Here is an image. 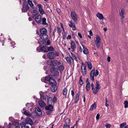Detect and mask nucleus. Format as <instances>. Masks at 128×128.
<instances>
[{"label":"nucleus","mask_w":128,"mask_h":128,"mask_svg":"<svg viewBox=\"0 0 128 128\" xmlns=\"http://www.w3.org/2000/svg\"><path fill=\"white\" fill-rule=\"evenodd\" d=\"M47 32L46 29L45 28H42L40 29L39 36L41 39L46 40L48 39V36L47 34Z\"/></svg>","instance_id":"obj_1"},{"label":"nucleus","mask_w":128,"mask_h":128,"mask_svg":"<svg viewBox=\"0 0 128 128\" xmlns=\"http://www.w3.org/2000/svg\"><path fill=\"white\" fill-rule=\"evenodd\" d=\"M51 76H53L57 78L59 76V72H58V70L56 67H52L50 70Z\"/></svg>","instance_id":"obj_2"},{"label":"nucleus","mask_w":128,"mask_h":128,"mask_svg":"<svg viewBox=\"0 0 128 128\" xmlns=\"http://www.w3.org/2000/svg\"><path fill=\"white\" fill-rule=\"evenodd\" d=\"M91 86L92 90H94L93 93L94 94H96L97 93L100 88V86L99 84V82L98 81H96L95 89H94V85L93 83L91 84Z\"/></svg>","instance_id":"obj_3"},{"label":"nucleus","mask_w":128,"mask_h":128,"mask_svg":"<svg viewBox=\"0 0 128 128\" xmlns=\"http://www.w3.org/2000/svg\"><path fill=\"white\" fill-rule=\"evenodd\" d=\"M98 71L97 70H96L95 72L94 69H93L91 71L90 74V80L94 81V76H96L98 74Z\"/></svg>","instance_id":"obj_4"},{"label":"nucleus","mask_w":128,"mask_h":128,"mask_svg":"<svg viewBox=\"0 0 128 128\" xmlns=\"http://www.w3.org/2000/svg\"><path fill=\"white\" fill-rule=\"evenodd\" d=\"M29 8L28 3L25 0L23 3L22 8V12H26L28 10Z\"/></svg>","instance_id":"obj_5"},{"label":"nucleus","mask_w":128,"mask_h":128,"mask_svg":"<svg viewBox=\"0 0 128 128\" xmlns=\"http://www.w3.org/2000/svg\"><path fill=\"white\" fill-rule=\"evenodd\" d=\"M71 16L72 20L75 23L78 22V16L76 13L74 11H72L71 14Z\"/></svg>","instance_id":"obj_6"},{"label":"nucleus","mask_w":128,"mask_h":128,"mask_svg":"<svg viewBox=\"0 0 128 128\" xmlns=\"http://www.w3.org/2000/svg\"><path fill=\"white\" fill-rule=\"evenodd\" d=\"M41 97V98L43 99L44 100H45L46 101V99H47V102L48 104H50V102H51L52 100V98L51 97H49L47 95H45V96H41L40 94Z\"/></svg>","instance_id":"obj_7"},{"label":"nucleus","mask_w":128,"mask_h":128,"mask_svg":"<svg viewBox=\"0 0 128 128\" xmlns=\"http://www.w3.org/2000/svg\"><path fill=\"white\" fill-rule=\"evenodd\" d=\"M47 56L48 58L52 59L55 58L56 56V55L54 52H50L47 54Z\"/></svg>","instance_id":"obj_8"},{"label":"nucleus","mask_w":128,"mask_h":128,"mask_svg":"<svg viewBox=\"0 0 128 128\" xmlns=\"http://www.w3.org/2000/svg\"><path fill=\"white\" fill-rule=\"evenodd\" d=\"M82 72L83 75H85L86 72V65L83 63H82V65L81 67Z\"/></svg>","instance_id":"obj_9"},{"label":"nucleus","mask_w":128,"mask_h":128,"mask_svg":"<svg viewBox=\"0 0 128 128\" xmlns=\"http://www.w3.org/2000/svg\"><path fill=\"white\" fill-rule=\"evenodd\" d=\"M25 122L26 124H29L32 126L33 124V122L32 120L29 118H28L25 120Z\"/></svg>","instance_id":"obj_10"},{"label":"nucleus","mask_w":128,"mask_h":128,"mask_svg":"<svg viewBox=\"0 0 128 128\" xmlns=\"http://www.w3.org/2000/svg\"><path fill=\"white\" fill-rule=\"evenodd\" d=\"M35 20L36 22L38 24H40L41 22V16L38 15L35 18Z\"/></svg>","instance_id":"obj_11"},{"label":"nucleus","mask_w":128,"mask_h":128,"mask_svg":"<svg viewBox=\"0 0 128 128\" xmlns=\"http://www.w3.org/2000/svg\"><path fill=\"white\" fill-rule=\"evenodd\" d=\"M37 6L39 8V10L40 13L42 14H44V12L42 9V6L40 4H38Z\"/></svg>","instance_id":"obj_12"},{"label":"nucleus","mask_w":128,"mask_h":128,"mask_svg":"<svg viewBox=\"0 0 128 128\" xmlns=\"http://www.w3.org/2000/svg\"><path fill=\"white\" fill-rule=\"evenodd\" d=\"M35 111L37 113L38 115L41 114L42 112L40 109L38 107H36L35 108Z\"/></svg>","instance_id":"obj_13"},{"label":"nucleus","mask_w":128,"mask_h":128,"mask_svg":"<svg viewBox=\"0 0 128 128\" xmlns=\"http://www.w3.org/2000/svg\"><path fill=\"white\" fill-rule=\"evenodd\" d=\"M40 50L42 52H48V47L46 46H41Z\"/></svg>","instance_id":"obj_14"},{"label":"nucleus","mask_w":128,"mask_h":128,"mask_svg":"<svg viewBox=\"0 0 128 128\" xmlns=\"http://www.w3.org/2000/svg\"><path fill=\"white\" fill-rule=\"evenodd\" d=\"M45 108L46 110L52 111L53 109V106L51 105L50 104L48 106H46Z\"/></svg>","instance_id":"obj_15"},{"label":"nucleus","mask_w":128,"mask_h":128,"mask_svg":"<svg viewBox=\"0 0 128 128\" xmlns=\"http://www.w3.org/2000/svg\"><path fill=\"white\" fill-rule=\"evenodd\" d=\"M80 94V91H78L76 96V98L75 99L74 103H76L79 100V97Z\"/></svg>","instance_id":"obj_16"},{"label":"nucleus","mask_w":128,"mask_h":128,"mask_svg":"<svg viewBox=\"0 0 128 128\" xmlns=\"http://www.w3.org/2000/svg\"><path fill=\"white\" fill-rule=\"evenodd\" d=\"M38 103L39 105L41 107H45L46 106V104L42 100H39Z\"/></svg>","instance_id":"obj_17"},{"label":"nucleus","mask_w":128,"mask_h":128,"mask_svg":"<svg viewBox=\"0 0 128 128\" xmlns=\"http://www.w3.org/2000/svg\"><path fill=\"white\" fill-rule=\"evenodd\" d=\"M51 89L52 91V92H55L57 89L56 84L52 85L51 88Z\"/></svg>","instance_id":"obj_18"},{"label":"nucleus","mask_w":128,"mask_h":128,"mask_svg":"<svg viewBox=\"0 0 128 128\" xmlns=\"http://www.w3.org/2000/svg\"><path fill=\"white\" fill-rule=\"evenodd\" d=\"M125 13V11L123 9H122L120 12V16L121 17V18L123 19L124 18V14Z\"/></svg>","instance_id":"obj_19"},{"label":"nucleus","mask_w":128,"mask_h":128,"mask_svg":"<svg viewBox=\"0 0 128 128\" xmlns=\"http://www.w3.org/2000/svg\"><path fill=\"white\" fill-rule=\"evenodd\" d=\"M125 122H124L120 124V128H128V125H126Z\"/></svg>","instance_id":"obj_20"},{"label":"nucleus","mask_w":128,"mask_h":128,"mask_svg":"<svg viewBox=\"0 0 128 128\" xmlns=\"http://www.w3.org/2000/svg\"><path fill=\"white\" fill-rule=\"evenodd\" d=\"M96 103H94L91 106L90 108V110H93L96 109Z\"/></svg>","instance_id":"obj_21"},{"label":"nucleus","mask_w":128,"mask_h":128,"mask_svg":"<svg viewBox=\"0 0 128 128\" xmlns=\"http://www.w3.org/2000/svg\"><path fill=\"white\" fill-rule=\"evenodd\" d=\"M85 64H86L87 65L88 68L90 70H91L92 69V64L89 61L88 62H85Z\"/></svg>","instance_id":"obj_22"},{"label":"nucleus","mask_w":128,"mask_h":128,"mask_svg":"<svg viewBox=\"0 0 128 128\" xmlns=\"http://www.w3.org/2000/svg\"><path fill=\"white\" fill-rule=\"evenodd\" d=\"M49 82L51 86L53 85L56 84V81L52 78L50 80Z\"/></svg>","instance_id":"obj_23"},{"label":"nucleus","mask_w":128,"mask_h":128,"mask_svg":"<svg viewBox=\"0 0 128 128\" xmlns=\"http://www.w3.org/2000/svg\"><path fill=\"white\" fill-rule=\"evenodd\" d=\"M72 50H74L76 48L75 44L74 42L72 41L70 44Z\"/></svg>","instance_id":"obj_24"},{"label":"nucleus","mask_w":128,"mask_h":128,"mask_svg":"<svg viewBox=\"0 0 128 128\" xmlns=\"http://www.w3.org/2000/svg\"><path fill=\"white\" fill-rule=\"evenodd\" d=\"M96 15L100 19L102 20L104 18L103 15L101 14L98 13Z\"/></svg>","instance_id":"obj_25"},{"label":"nucleus","mask_w":128,"mask_h":128,"mask_svg":"<svg viewBox=\"0 0 128 128\" xmlns=\"http://www.w3.org/2000/svg\"><path fill=\"white\" fill-rule=\"evenodd\" d=\"M82 46L83 47V52L84 53L86 54H88V51L87 48H85L83 45H82Z\"/></svg>","instance_id":"obj_26"},{"label":"nucleus","mask_w":128,"mask_h":128,"mask_svg":"<svg viewBox=\"0 0 128 128\" xmlns=\"http://www.w3.org/2000/svg\"><path fill=\"white\" fill-rule=\"evenodd\" d=\"M46 19L45 18H43L42 19V24L47 26L48 24L46 22Z\"/></svg>","instance_id":"obj_27"},{"label":"nucleus","mask_w":128,"mask_h":128,"mask_svg":"<svg viewBox=\"0 0 128 128\" xmlns=\"http://www.w3.org/2000/svg\"><path fill=\"white\" fill-rule=\"evenodd\" d=\"M64 67L62 65L58 67V69L60 73H62L64 69Z\"/></svg>","instance_id":"obj_28"},{"label":"nucleus","mask_w":128,"mask_h":128,"mask_svg":"<svg viewBox=\"0 0 128 128\" xmlns=\"http://www.w3.org/2000/svg\"><path fill=\"white\" fill-rule=\"evenodd\" d=\"M87 90L88 91L90 88V84L89 82H88L86 86Z\"/></svg>","instance_id":"obj_29"},{"label":"nucleus","mask_w":128,"mask_h":128,"mask_svg":"<svg viewBox=\"0 0 128 128\" xmlns=\"http://www.w3.org/2000/svg\"><path fill=\"white\" fill-rule=\"evenodd\" d=\"M51 77V76H46L45 78V80L46 81L49 82L50 80L52 79Z\"/></svg>","instance_id":"obj_30"},{"label":"nucleus","mask_w":128,"mask_h":128,"mask_svg":"<svg viewBox=\"0 0 128 128\" xmlns=\"http://www.w3.org/2000/svg\"><path fill=\"white\" fill-rule=\"evenodd\" d=\"M100 36L98 35H96V39L95 41V42H100Z\"/></svg>","instance_id":"obj_31"},{"label":"nucleus","mask_w":128,"mask_h":128,"mask_svg":"<svg viewBox=\"0 0 128 128\" xmlns=\"http://www.w3.org/2000/svg\"><path fill=\"white\" fill-rule=\"evenodd\" d=\"M54 50V49L52 46L48 47V51H53Z\"/></svg>","instance_id":"obj_32"},{"label":"nucleus","mask_w":128,"mask_h":128,"mask_svg":"<svg viewBox=\"0 0 128 128\" xmlns=\"http://www.w3.org/2000/svg\"><path fill=\"white\" fill-rule=\"evenodd\" d=\"M69 26L71 28H73V30H75L76 29V27L74 23L69 24Z\"/></svg>","instance_id":"obj_33"},{"label":"nucleus","mask_w":128,"mask_h":128,"mask_svg":"<svg viewBox=\"0 0 128 128\" xmlns=\"http://www.w3.org/2000/svg\"><path fill=\"white\" fill-rule=\"evenodd\" d=\"M24 114L28 116H31V114H30L29 112L28 111V110H25L24 112Z\"/></svg>","instance_id":"obj_34"},{"label":"nucleus","mask_w":128,"mask_h":128,"mask_svg":"<svg viewBox=\"0 0 128 128\" xmlns=\"http://www.w3.org/2000/svg\"><path fill=\"white\" fill-rule=\"evenodd\" d=\"M57 60H54L51 62V63L52 66H55L57 65Z\"/></svg>","instance_id":"obj_35"},{"label":"nucleus","mask_w":128,"mask_h":128,"mask_svg":"<svg viewBox=\"0 0 128 128\" xmlns=\"http://www.w3.org/2000/svg\"><path fill=\"white\" fill-rule=\"evenodd\" d=\"M68 90L66 88H65L63 90V94L65 96H66Z\"/></svg>","instance_id":"obj_36"},{"label":"nucleus","mask_w":128,"mask_h":128,"mask_svg":"<svg viewBox=\"0 0 128 128\" xmlns=\"http://www.w3.org/2000/svg\"><path fill=\"white\" fill-rule=\"evenodd\" d=\"M46 42L45 40H43L41 42V46H44V45H46Z\"/></svg>","instance_id":"obj_37"},{"label":"nucleus","mask_w":128,"mask_h":128,"mask_svg":"<svg viewBox=\"0 0 128 128\" xmlns=\"http://www.w3.org/2000/svg\"><path fill=\"white\" fill-rule=\"evenodd\" d=\"M71 54L72 56V57H71V58H72V60H73V61H74V59L75 60H76L77 58L74 54L72 53H71Z\"/></svg>","instance_id":"obj_38"},{"label":"nucleus","mask_w":128,"mask_h":128,"mask_svg":"<svg viewBox=\"0 0 128 128\" xmlns=\"http://www.w3.org/2000/svg\"><path fill=\"white\" fill-rule=\"evenodd\" d=\"M124 107L125 108H127L128 107V101L126 100L124 101Z\"/></svg>","instance_id":"obj_39"},{"label":"nucleus","mask_w":128,"mask_h":128,"mask_svg":"<svg viewBox=\"0 0 128 128\" xmlns=\"http://www.w3.org/2000/svg\"><path fill=\"white\" fill-rule=\"evenodd\" d=\"M21 128H26V124L24 122H22L21 124Z\"/></svg>","instance_id":"obj_40"},{"label":"nucleus","mask_w":128,"mask_h":128,"mask_svg":"<svg viewBox=\"0 0 128 128\" xmlns=\"http://www.w3.org/2000/svg\"><path fill=\"white\" fill-rule=\"evenodd\" d=\"M57 28L58 32L59 34H60L62 31L61 30L60 28L58 26L57 27Z\"/></svg>","instance_id":"obj_41"},{"label":"nucleus","mask_w":128,"mask_h":128,"mask_svg":"<svg viewBox=\"0 0 128 128\" xmlns=\"http://www.w3.org/2000/svg\"><path fill=\"white\" fill-rule=\"evenodd\" d=\"M79 83L81 85H82L83 84V82L82 79V76H80V80L79 81Z\"/></svg>","instance_id":"obj_42"},{"label":"nucleus","mask_w":128,"mask_h":128,"mask_svg":"<svg viewBox=\"0 0 128 128\" xmlns=\"http://www.w3.org/2000/svg\"><path fill=\"white\" fill-rule=\"evenodd\" d=\"M97 48H99L100 46V42H95Z\"/></svg>","instance_id":"obj_43"},{"label":"nucleus","mask_w":128,"mask_h":128,"mask_svg":"<svg viewBox=\"0 0 128 128\" xmlns=\"http://www.w3.org/2000/svg\"><path fill=\"white\" fill-rule=\"evenodd\" d=\"M66 59L67 62H68L70 64H71V61L69 57H67L66 58Z\"/></svg>","instance_id":"obj_44"},{"label":"nucleus","mask_w":128,"mask_h":128,"mask_svg":"<svg viewBox=\"0 0 128 128\" xmlns=\"http://www.w3.org/2000/svg\"><path fill=\"white\" fill-rule=\"evenodd\" d=\"M51 43L50 41V40H47L46 43V45H49Z\"/></svg>","instance_id":"obj_45"},{"label":"nucleus","mask_w":128,"mask_h":128,"mask_svg":"<svg viewBox=\"0 0 128 128\" xmlns=\"http://www.w3.org/2000/svg\"><path fill=\"white\" fill-rule=\"evenodd\" d=\"M57 100V98L55 96H54L53 98L52 102H56Z\"/></svg>","instance_id":"obj_46"},{"label":"nucleus","mask_w":128,"mask_h":128,"mask_svg":"<svg viewBox=\"0 0 128 128\" xmlns=\"http://www.w3.org/2000/svg\"><path fill=\"white\" fill-rule=\"evenodd\" d=\"M106 128H110L111 126V125L110 124H107L106 125Z\"/></svg>","instance_id":"obj_47"},{"label":"nucleus","mask_w":128,"mask_h":128,"mask_svg":"<svg viewBox=\"0 0 128 128\" xmlns=\"http://www.w3.org/2000/svg\"><path fill=\"white\" fill-rule=\"evenodd\" d=\"M70 122V120L69 119H66L65 121L66 124H68Z\"/></svg>","instance_id":"obj_48"},{"label":"nucleus","mask_w":128,"mask_h":128,"mask_svg":"<svg viewBox=\"0 0 128 128\" xmlns=\"http://www.w3.org/2000/svg\"><path fill=\"white\" fill-rule=\"evenodd\" d=\"M64 128H69L70 126L68 125L65 124L64 126Z\"/></svg>","instance_id":"obj_49"},{"label":"nucleus","mask_w":128,"mask_h":128,"mask_svg":"<svg viewBox=\"0 0 128 128\" xmlns=\"http://www.w3.org/2000/svg\"><path fill=\"white\" fill-rule=\"evenodd\" d=\"M41 46H39L38 47V48H36V50L38 52H41V50H40V47Z\"/></svg>","instance_id":"obj_50"},{"label":"nucleus","mask_w":128,"mask_h":128,"mask_svg":"<svg viewBox=\"0 0 128 128\" xmlns=\"http://www.w3.org/2000/svg\"><path fill=\"white\" fill-rule=\"evenodd\" d=\"M52 111H50L48 110V111H47L46 112L47 114L48 115H50L51 114V113H52Z\"/></svg>","instance_id":"obj_51"},{"label":"nucleus","mask_w":128,"mask_h":128,"mask_svg":"<svg viewBox=\"0 0 128 128\" xmlns=\"http://www.w3.org/2000/svg\"><path fill=\"white\" fill-rule=\"evenodd\" d=\"M56 10L57 12H58V13H60V10L59 8H57L56 9Z\"/></svg>","instance_id":"obj_52"},{"label":"nucleus","mask_w":128,"mask_h":128,"mask_svg":"<svg viewBox=\"0 0 128 128\" xmlns=\"http://www.w3.org/2000/svg\"><path fill=\"white\" fill-rule=\"evenodd\" d=\"M78 36L80 37V38H82V36L80 32H78Z\"/></svg>","instance_id":"obj_53"},{"label":"nucleus","mask_w":128,"mask_h":128,"mask_svg":"<svg viewBox=\"0 0 128 128\" xmlns=\"http://www.w3.org/2000/svg\"><path fill=\"white\" fill-rule=\"evenodd\" d=\"M77 122H78V121H76V124H75L73 127H72L70 128H74L75 126L76 128H77L78 126V125L77 124Z\"/></svg>","instance_id":"obj_54"},{"label":"nucleus","mask_w":128,"mask_h":128,"mask_svg":"<svg viewBox=\"0 0 128 128\" xmlns=\"http://www.w3.org/2000/svg\"><path fill=\"white\" fill-rule=\"evenodd\" d=\"M37 10L36 9H34L33 10V12L34 13H36V14H37Z\"/></svg>","instance_id":"obj_55"},{"label":"nucleus","mask_w":128,"mask_h":128,"mask_svg":"<svg viewBox=\"0 0 128 128\" xmlns=\"http://www.w3.org/2000/svg\"><path fill=\"white\" fill-rule=\"evenodd\" d=\"M100 115L98 114L96 116V118L97 120L99 118Z\"/></svg>","instance_id":"obj_56"},{"label":"nucleus","mask_w":128,"mask_h":128,"mask_svg":"<svg viewBox=\"0 0 128 128\" xmlns=\"http://www.w3.org/2000/svg\"><path fill=\"white\" fill-rule=\"evenodd\" d=\"M71 38V35H68V36L66 38L67 39H70Z\"/></svg>","instance_id":"obj_57"},{"label":"nucleus","mask_w":128,"mask_h":128,"mask_svg":"<svg viewBox=\"0 0 128 128\" xmlns=\"http://www.w3.org/2000/svg\"><path fill=\"white\" fill-rule=\"evenodd\" d=\"M89 34L91 36H93L92 32L91 30H90L89 31Z\"/></svg>","instance_id":"obj_58"},{"label":"nucleus","mask_w":128,"mask_h":128,"mask_svg":"<svg viewBox=\"0 0 128 128\" xmlns=\"http://www.w3.org/2000/svg\"><path fill=\"white\" fill-rule=\"evenodd\" d=\"M75 34L73 32H72V36L74 38H75V36L74 35Z\"/></svg>","instance_id":"obj_59"},{"label":"nucleus","mask_w":128,"mask_h":128,"mask_svg":"<svg viewBox=\"0 0 128 128\" xmlns=\"http://www.w3.org/2000/svg\"><path fill=\"white\" fill-rule=\"evenodd\" d=\"M110 57L109 56H108L107 58V60L108 62H110Z\"/></svg>","instance_id":"obj_60"},{"label":"nucleus","mask_w":128,"mask_h":128,"mask_svg":"<svg viewBox=\"0 0 128 128\" xmlns=\"http://www.w3.org/2000/svg\"><path fill=\"white\" fill-rule=\"evenodd\" d=\"M71 92H72L71 93L72 95V96H74V93L73 90H71Z\"/></svg>","instance_id":"obj_61"},{"label":"nucleus","mask_w":128,"mask_h":128,"mask_svg":"<svg viewBox=\"0 0 128 128\" xmlns=\"http://www.w3.org/2000/svg\"><path fill=\"white\" fill-rule=\"evenodd\" d=\"M83 96H84L83 101L84 102L86 101V98L84 94V95Z\"/></svg>","instance_id":"obj_62"},{"label":"nucleus","mask_w":128,"mask_h":128,"mask_svg":"<svg viewBox=\"0 0 128 128\" xmlns=\"http://www.w3.org/2000/svg\"><path fill=\"white\" fill-rule=\"evenodd\" d=\"M56 31V29H54L53 31V35L54 36V37L55 36L54 33Z\"/></svg>","instance_id":"obj_63"},{"label":"nucleus","mask_w":128,"mask_h":128,"mask_svg":"<svg viewBox=\"0 0 128 128\" xmlns=\"http://www.w3.org/2000/svg\"><path fill=\"white\" fill-rule=\"evenodd\" d=\"M20 125H19L17 126H16L15 128H20Z\"/></svg>","instance_id":"obj_64"}]
</instances>
